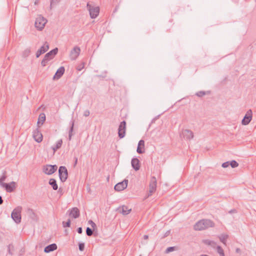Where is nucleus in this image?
<instances>
[{"mask_svg": "<svg viewBox=\"0 0 256 256\" xmlns=\"http://www.w3.org/2000/svg\"><path fill=\"white\" fill-rule=\"evenodd\" d=\"M214 226V224L212 220L208 219H203L198 222L194 225V228L196 230H202Z\"/></svg>", "mask_w": 256, "mask_h": 256, "instance_id": "nucleus-1", "label": "nucleus"}, {"mask_svg": "<svg viewBox=\"0 0 256 256\" xmlns=\"http://www.w3.org/2000/svg\"><path fill=\"white\" fill-rule=\"evenodd\" d=\"M22 210V207L18 206L12 212L11 214V217L12 220L16 224H20L21 222V212Z\"/></svg>", "mask_w": 256, "mask_h": 256, "instance_id": "nucleus-2", "label": "nucleus"}, {"mask_svg": "<svg viewBox=\"0 0 256 256\" xmlns=\"http://www.w3.org/2000/svg\"><path fill=\"white\" fill-rule=\"evenodd\" d=\"M157 180L155 176H152L150 178L149 184V190L148 193V196L146 198H148L154 193L156 188Z\"/></svg>", "mask_w": 256, "mask_h": 256, "instance_id": "nucleus-3", "label": "nucleus"}, {"mask_svg": "<svg viewBox=\"0 0 256 256\" xmlns=\"http://www.w3.org/2000/svg\"><path fill=\"white\" fill-rule=\"evenodd\" d=\"M86 7L89 11L90 16L92 18H96L100 12V8L98 6H93L89 2L86 4Z\"/></svg>", "mask_w": 256, "mask_h": 256, "instance_id": "nucleus-4", "label": "nucleus"}, {"mask_svg": "<svg viewBox=\"0 0 256 256\" xmlns=\"http://www.w3.org/2000/svg\"><path fill=\"white\" fill-rule=\"evenodd\" d=\"M58 174L60 180L62 182H65L68 177V172L64 166H60L58 169Z\"/></svg>", "mask_w": 256, "mask_h": 256, "instance_id": "nucleus-5", "label": "nucleus"}, {"mask_svg": "<svg viewBox=\"0 0 256 256\" xmlns=\"http://www.w3.org/2000/svg\"><path fill=\"white\" fill-rule=\"evenodd\" d=\"M46 22L47 20L45 18L41 16H39L36 20L35 26L38 29L42 30L44 28Z\"/></svg>", "mask_w": 256, "mask_h": 256, "instance_id": "nucleus-6", "label": "nucleus"}, {"mask_svg": "<svg viewBox=\"0 0 256 256\" xmlns=\"http://www.w3.org/2000/svg\"><path fill=\"white\" fill-rule=\"evenodd\" d=\"M58 168V166L56 165H50L47 164L46 166H44L43 167V172L48 175H50L54 174Z\"/></svg>", "mask_w": 256, "mask_h": 256, "instance_id": "nucleus-7", "label": "nucleus"}, {"mask_svg": "<svg viewBox=\"0 0 256 256\" xmlns=\"http://www.w3.org/2000/svg\"><path fill=\"white\" fill-rule=\"evenodd\" d=\"M126 130V122L124 120L120 122L118 128V135L120 138L124 137Z\"/></svg>", "mask_w": 256, "mask_h": 256, "instance_id": "nucleus-8", "label": "nucleus"}, {"mask_svg": "<svg viewBox=\"0 0 256 256\" xmlns=\"http://www.w3.org/2000/svg\"><path fill=\"white\" fill-rule=\"evenodd\" d=\"M80 48L78 46H74L70 51V59L72 60H76L80 55Z\"/></svg>", "mask_w": 256, "mask_h": 256, "instance_id": "nucleus-9", "label": "nucleus"}, {"mask_svg": "<svg viewBox=\"0 0 256 256\" xmlns=\"http://www.w3.org/2000/svg\"><path fill=\"white\" fill-rule=\"evenodd\" d=\"M32 137L37 142L40 143L42 140L43 136L38 128L33 131Z\"/></svg>", "mask_w": 256, "mask_h": 256, "instance_id": "nucleus-10", "label": "nucleus"}, {"mask_svg": "<svg viewBox=\"0 0 256 256\" xmlns=\"http://www.w3.org/2000/svg\"><path fill=\"white\" fill-rule=\"evenodd\" d=\"M128 180L124 179L122 182L116 184L114 186V190L117 192H120L126 188L128 184Z\"/></svg>", "mask_w": 256, "mask_h": 256, "instance_id": "nucleus-11", "label": "nucleus"}, {"mask_svg": "<svg viewBox=\"0 0 256 256\" xmlns=\"http://www.w3.org/2000/svg\"><path fill=\"white\" fill-rule=\"evenodd\" d=\"M252 112L251 110H249L247 111L246 114H245L244 118L242 120V124L243 125H247L252 120Z\"/></svg>", "mask_w": 256, "mask_h": 256, "instance_id": "nucleus-12", "label": "nucleus"}, {"mask_svg": "<svg viewBox=\"0 0 256 256\" xmlns=\"http://www.w3.org/2000/svg\"><path fill=\"white\" fill-rule=\"evenodd\" d=\"M16 183L14 182H12L10 183L3 184L2 186L4 188L7 192H12L16 188Z\"/></svg>", "mask_w": 256, "mask_h": 256, "instance_id": "nucleus-13", "label": "nucleus"}, {"mask_svg": "<svg viewBox=\"0 0 256 256\" xmlns=\"http://www.w3.org/2000/svg\"><path fill=\"white\" fill-rule=\"evenodd\" d=\"M49 48V44L47 42L40 47V48L36 52V57L38 58L42 54L45 53Z\"/></svg>", "mask_w": 256, "mask_h": 256, "instance_id": "nucleus-14", "label": "nucleus"}, {"mask_svg": "<svg viewBox=\"0 0 256 256\" xmlns=\"http://www.w3.org/2000/svg\"><path fill=\"white\" fill-rule=\"evenodd\" d=\"M182 134L184 138L190 140L194 137L193 132L190 130H184L182 131Z\"/></svg>", "mask_w": 256, "mask_h": 256, "instance_id": "nucleus-15", "label": "nucleus"}, {"mask_svg": "<svg viewBox=\"0 0 256 256\" xmlns=\"http://www.w3.org/2000/svg\"><path fill=\"white\" fill-rule=\"evenodd\" d=\"M65 71V68L64 66L60 67L56 72L55 74L53 77L54 80H58L64 74Z\"/></svg>", "mask_w": 256, "mask_h": 256, "instance_id": "nucleus-16", "label": "nucleus"}, {"mask_svg": "<svg viewBox=\"0 0 256 256\" xmlns=\"http://www.w3.org/2000/svg\"><path fill=\"white\" fill-rule=\"evenodd\" d=\"M58 48H55L46 54L44 56L46 58L48 59V60H50L54 57V56L58 54Z\"/></svg>", "mask_w": 256, "mask_h": 256, "instance_id": "nucleus-17", "label": "nucleus"}, {"mask_svg": "<svg viewBox=\"0 0 256 256\" xmlns=\"http://www.w3.org/2000/svg\"><path fill=\"white\" fill-rule=\"evenodd\" d=\"M132 166L133 168L137 171L140 170V162L138 158H133L131 162Z\"/></svg>", "mask_w": 256, "mask_h": 256, "instance_id": "nucleus-18", "label": "nucleus"}, {"mask_svg": "<svg viewBox=\"0 0 256 256\" xmlns=\"http://www.w3.org/2000/svg\"><path fill=\"white\" fill-rule=\"evenodd\" d=\"M80 210L77 208H73L70 210V216L74 218H76L80 216Z\"/></svg>", "mask_w": 256, "mask_h": 256, "instance_id": "nucleus-19", "label": "nucleus"}, {"mask_svg": "<svg viewBox=\"0 0 256 256\" xmlns=\"http://www.w3.org/2000/svg\"><path fill=\"white\" fill-rule=\"evenodd\" d=\"M57 248V245L56 244H52L46 246L44 249V252L46 253H49L56 250Z\"/></svg>", "mask_w": 256, "mask_h": 256, "instance_id": "nucleus-20", "label": "nucleus"}, {"mask_svg": "<svg viewBox=\"0 0 256 256\" xmlns=\"http://www.w3.org/2000/svg\"><path fill=\"white\" fill-rule=\"evenodd\" d=\"M46 120V115L44 113H41L39 115L38 120L37 122V126L38 128H40L42 125Z\"/></svg>", "mask_w": 256, "mask_h": 256, "instance_id": "nucleus-21", "label": "nucleus"}, {"mask_svg": "<svg viewBox=\"0 0 256 256\" xmlns=\"http://www.w3.org/2000/svg\"><path fill=\"white\" fill-rule=\"evenodd\" d=\"M144 140H140L138 142L137 150H136L137 152L139 154H142L144 153V150H142V148H144Z\"/></svg>", "mask_w": 256, "mask_h": 256, "instance_id": "nucleus-22", "label": "nucleus"}, {"mask_svg": "<svg viewBox=\"0 0 256 256\" xmlns=\"http://www.w3.org/2000/svg\"><path fill=\"white\" fill-rule=\"evenodd\" d=\"M119 210L124 215L128 214L132 210L130 208L129 209L126 206H122V207H120Z\"/></svg>", "mask_w": 256, "mask_h": 256, "instance_id": "nucleus-23", "label": "nucleus"}, {"mask_svg": "<svg viewBox=\"0 0 256 256\" xmlns=\"http://www.w3.org/2000/svg\"><path fill=\"white\" fill-rule=\"evenodd\" d=\"M62 144V139L59 140L56 142V144L52 147V149L54 151V152H55L58 149L60 148Z\"/></svg>", "mask_w": 256, "mask_h": 256, "instance_id": "nucleus-24", "label": "nucleus"}, {"mask_svg": "<svg viewBox=\"0 0 256 256\" xmlns=\"http://www.w3.org/2000/svg\"><path fill=\"white\" fill-rule=\"evenodd\" d=\"M48 184L52 186L54 190H56L58 189V186L57 184L56 181L55 179L50 178L49 180Z\"/></svg>", "mask_w": 256, "mask_h": 256, "instance_id": "nucleus-25", "label": "nucleus"}, {"mask_svg": "<svg viewBox=\"0 0 256 256\" xmlns=\"http://www.w3.org/2000/svg\"><path fill=\"white\" fill-rule=\"evenodd\" d=\"M202 242L204 244L208 246H210L213 248H215L216 246V242L210 240H204Z\"/></svg>", "mask_w": 256, "mask_h": 256, "instance_id": "nucleus-26", "label": "nucleus"}, {"mask_svg": "<svg viewBox=\"0 0 256 256\" xmlns=\"http://www.w3.org/2000/svg\"><path fill=\"white\" fill-rule=\"evenodd\" d=\"M70 127L68 132V140H70L72 139V136L73 135L72 132L74 130V120H72L70 122Z\"/></svg>", "mask_w": 256, "mask_h": 256, "instance_id": "nucleus-27", "label": "nucleus"}, {"mask_svg": "<svg viewBox=\"0 0 256 256\" xmlns=\"http://www.w3.org/2000/svg\"><path fill=\"white\" fill-rule=\"evenodd\" d=\"M228 237V235L225 234H222L218 236L220 241L225 245L226 244V240Z\"/></svg>", "mask_w": 256, "mask_h": 256, "instance_id": "nucleus-28", "label": "nucleus"}, {"mask_svg": "<svg viewBox=\"0 0 256 256\" xmlns=\"http://www.w3.org/2000/svg\"><path fill=\"white\" fill-rule=\"evenodd\" d=\"M6 171H4L2 176L0 178V185L2 186V184H5L4 182L6 180L7 176L6 175Z\"/></svg>", "mask_w": 256, "mask_h": 256, "instance_id": "nucleus-29", "label": "nucleus"}, {"mask_svg": "<svg viewBox=\"0 0 256 256\" xmlns=\"http://www.w3.org/2000/svg\"><path fill=\"white\" fill-rule=\"evenodd\" d=\"M216 251L218 253L220 254V256H224V252L222 248L220 246H216Z\"/></svg>", "mask_w": 256, "mask_h": 256, "instance_id": "nucleus-30", "label": "nucleus"}, {"mask_svg": "<svg viewBox=\"0 0 256 256\" xmlns=\"http://www.w3.org/2000/svg\"><path fill=\"white\" fill-rule=\"evenodd\" d=\"M230 165L232 168H235L238 166V164L237 162L234 160H232L230 162Z\"/></svg>", "mask_w": 256, "mask_h": 256, "instance_id": "nucleus-31", "label": "nucleus"}, {"mask_svg": "<svg viewBox=\"0 0 256 256\" xmlns=\"http://www.w3.org/2000/svg\"><path fill=\"white\" fill-rule=\"evenodd\" d=\"M61 0H50V8L52 9V7L58 4Z\"/></svg>", "mask_w": 256, "mask_h": 256, "instance_id": "nucleus-32", "label": "nucleus"}, {"mask_svg": "<svg viewBox=\"0 0 256 256\" xmlns=\"http://www.w3.org/2000/svg\"><path fill=\"white\" fill-rule=\"evenodd\" d=\"M86 234L87 236H91L93 234V230L89 227H88L86 229Z\"/></svg>", "mask_w": 256, "mask_h": 256, "instance_id": "nucleus-33", "label": "nucleus"}, {"mask_svg": "<svg viewBox=\"0 0 256 256\" xmlns=\"http://www.w3.org/2000/svg\"><path fill=\"white\" fill-rule=\"evenodd\" d=\"M28 213L30 215L31 218H34L36 217V214L32 210L29 208L28 210Z\"/></svg>", "mask_w": 256, "mask_h": 256, "instance_id": "nucleus-34", "label": "nucleus"}, {"mask_svg": "<svg viewBox=\"0 0 256 256\" xmlns=\"http://www.w3.org/2000/svg\"><path fill=\"white\" fill-rule=\"evenodd\" d=\"M48 61L49 60H48V59L46 58L44 56V58L42 60L41 64L43 66H45Z\"/></svg>", "mask_w": 256, "mask_h": 256, "instance_id": "nucleus-35", "label": "nucleus"}, {"mask_svg": "<svg viewBox=\"0 0 256 256\" xmlns=\"http://www.w3.org/2000/svg\"><path fill=\"white\" fill-rule=\"evenodd\" d=\"M62 225L64 228L66 227H70V220L69 219L68 220L65 222H62Z\"/></svg>", "mask_w": 256, "mask_h": 256, "instance_id": "nucleus-36", "label": "nucleus"}, {"mask_svg": "<svg viewBox=\"0 0 256 256\" xmlns=\"http://www.w3.org/2000/svg\"><path fill=\"white\" fill-rule=\"evenodd\" d=\"M206 94V92L204 91H200L196 93L198 96L202 97Z\"/></svg>", "mask_w": 256, "mask_h": 256, "instance_id": "nucleus-37", "label": "nucleus"}, {"mask_svg": "<svg viewBox=\"0 0 256 256\" xmlns=\"http://www.w3.org/2000/svg\"><path fill=\"white\" fill-rule=\"evenodd\" d=\"M175 250V247L174 246H170L166 250V253L168 254L171 252H172Z\"/></svg>", "mask_w": 256, "mask_h": 256, "instance_id": "nucleus-38", "label": "nucleus"}, {"mask_svg": "<svg viewBox=\"0 0 256 256\" xmlns=\"http://www.w3.org/2000/svg\"><path fill=\"white\" fill-rule=\"evenodd\" d=\"M78 248L80 251H83L84 249V243H79Z\"/></svg>", "mask_w": 256, "mask_h": 256, "instance_id": "nucleus-39", "label": "nucleus"}, {"mask_svg": "<svg viewBox=\"0 0 256 256\" xmlns=\"http://www.w3.org/2000/svg\"><path fill=\"white\" fill-rule=\"evenodd\" d=\"M88 223L90 224L91 226L93 228L94 230L95 228L96 227V224L92 220H90L88 221Z\"/></svg>", "mask_w": 256, "mask_h": 256, "instance_id": "nucleus-40", "label": "nucleus"}, {"mask_svg": "<svg viewBox=\"0 0 256 256\" xmlns=\"http://www.w3.org/2000/svg\"><path fill=\"white\" fill-rule=\"evenodd\" d=\"M230 166V162H226L222 164V167L224 168H228Z\"/></svg>", "mask_w": 256, "mask_h": 256, "instance_id": "nucleus-41", "label": "nucleus"}, {"mask_svg": "<svg viewBox=\"0 0 256 256\" xmlns=\"http://www.w3.org/2000/svg\"><path fill=\"white\" fill-rule=\"evenodd\" d=\"M84 64L83 62L78 66L77 70L79 71H80L84 68Z\"/></svg>", "mask_w": 256, "mask_h": 256, "instance_id": "nucleus-42", "label": "nucleus"}, {"mask_svg": "<svg viewBox=\"0 0 256 256\" xmlns=\"http://www.w3.org/2000/svg\"><path fill=\"white\" fill-rule=\"evenodd\" d=\"M90 114V111L88 110H86L84 112V116L87 117L89 116Z\"/></svg>", "mask_w": 256, "mask_h": 256, "instance_id": "nucleus-43", "label": "nucleus"}, {"mask_svg": "<svg viewBox=\"0 0 256 256\" xmlns=\"http://www.w3.org/2000/svg\"><path fill=\"white\" fill-rule=\"evenodd\" d=\"M77 232L78 234H81L82 232V229L81 227L78 228L77 229Z\"/></svg>", "mask_w": 256, "mask_h": 256, "instance_id": "nucleus-44", "label": "nucleus"}, {"mask_svg": "<svg viewBox=\"0 0 256 256\" xmlns=\"http://www.w3.org/2000/svg\"><path fill=\"white\" fill-rule=\"evenodd\" d=\"M30 52V49H27L24 51V54L28 56Z\"/></svg>", "mask_w": 256, "mask_h": 256, "instance_id": "nucleus-45", "label": "nucleus"}, {"mask_svg": "<svg viewBox=\"0 0 256 256\" xmlns=\"http://www.w3.org/2000/svg\"><path fill=\"white\" fill-rule=\"evenodd\" d=\"M10 244H9L8 246V253L10 254H12V252H10Z\"/></svg>", "mask_w": 256, "mask_h": 256, "instance_id": "nucleus-46", "label": "nucleus"}, {"mask_svg": "<svg viewBox=\"0 0 256 256\" xmlns=\"http://www.w3.org/2000/svg\"><path fill=\"white\" fill-rule=\"evenodd\" d=\"M74 166H76V165L77 162H78V158L76 157H74Z\"/></svg>", "mask_w": 256, "mask_h": 256, "instance_id": "nucleus-47", "label": "nucleus"}, {"mask_svg": "<svg viewBox=\"0 0 256 256\" xmlns=\"http://www.w3.org/2000/svg\"><path fill=\"white\" fill-rule=\"evenodd\" d=\"M148 235H144V240H148Z\"/></svg>", "mask_w": 256, "mask_h": 256, "instance_id": "nucleus-48", "label": "nucleus"}, {"mask_svg": "<svg viewBox=\"0 0 256 256\" xmlns=\"http://www.w3.org/2000/svg\"><path fill=\"white\" fill-rule=\"evenodd\" d=\"M3 200L2 198V197L0 196V205L2 204L3 203Z\"/></svg>", "mask_w": 256, "mask_h": 256, "instance_id": "nucleus-49", "label": "nucleus"}, {"mask_svg": "<svg viewBox=\"0 0 256 256\" xmlns=\"http://www.w3.org/2000/svg\"><path fill=\"white\" fill-rule=\"evenodd\" d=\"M236 252L239 253L240 252V248H237L236 250Z\"/></svg>", "mask_w": 256, "mask_h": 256, "instance_id": "nucleus-50", "label": "nucleus"}, {"mask_svg": "<svg viewBox=\"0 0 256 256\" xmlns=\"http://www.w3.org/2000/svg\"><path fill=\"white\" fill-rule=\"evenodd\" d=\"M60 191H62V190L61 188H60L59 190H58V192H60Z\"/></svg>", "mask_w": 256, "mask_h": 256, "instance_id": "nucleus-51", "label": "nucleus"}, {"mask_svg": "<svg viewBox=\"0 0 256 256\" xmlns=\"http://www.w3.org/2000/svg\"><path fill=\"white\" fill-rule=\"evenodd\" d=\"M234 211H235V210H232L230 212H234Z\"/></svg>", "mask_w": 256, "mask_h": 256, "instance_id": "nucleus-52", "label": "nucleus"}, {"mask_svg": "<svg viewBox=\"0 0 256 256\" xmlns=\"http://www.w3.org/2000/svg\"><path fill=\"white\" fill-rule=\"evenodd\" d=\"M36 3H37V2H35V3H34V4H36Z\"/></svg>", "mask_w": 256, "mask_h": 256, "instance_id": "nucleus-53", "label": "nucleus"}, {"mask_svg": "<svg viewBox=\"0 0 256 256\" xmlns=\"http://www.w3.org/2000/svg\"><path fill=\"white\" fill-rule=\"evenodd\" d=\"M140 256H141V255H140Z\"/></svg>", "mask_w": 256, "mask_h": 256, "instance_id": "nucleus-54", "label": "nucleus"}]
</instances>
